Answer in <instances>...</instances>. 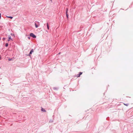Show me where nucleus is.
I'll use <instances>...</instances> for the list:
<instances>
[{
	"mask_svg": "<svg viewBox=\"0 0 133 133\" xmlns=\"http://www.w3.org/2000/svg\"><path fill=\"white\" fill-rule=\"evenodd\" d=\"M30 36L34 38H36V36L33 33H31L30 34Z\"/></svg>",
	"mask_w": 133,
	"mask_h": 133,
	"instance_id": "1",
	"label": "nucleus"
},
{
	"mask_svg": "<svg viewBox=\"0 0 133 133\" xmlns=\"http://www.w3.org/2000/svg\"><path fill=\"white\" fill-rule=\"evenodd\" d=\"M82 74V72H80L76 76L77 77H79L80 76V75Z\"/></svg>",
	"mask_w": 133,
	"mask_h": 133,
	"instance_id": "2",
	"label": "nucleus"
},
{
	"mask_svg": "<svg viewBox=\"0 0 133 133\" xmlns=\"http://www.w3.org/2000/svg\"><path fill=\"white\" fill-rule=\"evenodd\" d=\"M34 52V50L33 49H32L31 51H30V54H32V53Z\"/></svg>",
	"mask_w": 133,
	"mask_h": 133,
	"instance_id": "3",
	"label": "nucleus"
},
{
	"mask_svg": "<svg viewBox=\"0 0 133 133\" xmlns=\"http://www.w3.org/2000/svg\"><path fill=\"white\" fill-rule=\"evenodd\" d=\"M41 110L43 112H45L46 110L44 109L43 108H42L41 109Z\"/></svg>",
	"mask_w": 133,
	"mask_h": 133,
	"instance_id": "4",
	"label": "nucleus"
},
{
	"mask_svg": "<svg viewBox=\"0 0 133 133\" xmlns=\"http://www.w3.org/2000/svg\"><path fill=\"white\" fill-rule=\"evenodd\" d=\"M8 37H9V38H8V41H10V39H11L12 41V39L11 38V36H10L9 37V36Z\"/></svg>",
	"mask_w": 133,
	"mask_h": 133,
	"instance_id": "5",
	"label": "nucleus"
},
{
	"mask_svg": "<svg viewBox=\"0 0 133 133\" xmlns=\"http://www.w3.org/2000/svg\"><path fill=\"white\" fill-rule=\"evenodd\" d=\"M46 25H47V28L48 30H49V25H48V23H47Z\"/></svg>",
	"mask_w": 133,
	"mask_h": 133,
	"instance_id": "6",
	"label": "nucleus"
},
{
	"mask_svg": "<svg viewBox=\"0 0 133 133\" xmlns=\"http://www.w3.org/2000/svg\"><path fill=\"white\" fill-rule=\"evenodd\" d=\"M6 17L8 18H10V19H12L13 18V17H11V16H6Z\"/></svg>",
	"mask_w": 133,
	"mask_h": 133,
	"instance_id": "7",
	"label": "nucleus"
},
{
	"mask_svg": "<svg viewBox=\"0 0 133 133\" xmlns=\"http://www.w3.org/2000/svg\"><path fill=\"white\" fill-rule=\"evenodd\" d=\"M68 8H66V14L68 13Z\"/></svg>",
	"mask_w": 133,
	"mask_h": 133,
	"instance_id": "8",
	"label": "nucleus"
},
{
	"mask_svg": "<svg viewBox=\"0 0 133 133\" xmlns=\"http://www.w3.org/2000/svg\"><path fill=\"white\" fill-rule=\"evenodd\" d=\"M35 26L36 27V28H38V25L36 24L35 23Z\"/></svg>",
	"mask_w": 133,
	"mask_h": 133,
	"instance_id": "9",
	"label": "nucleus"
},
{
	"mask_svg": "<svg viewBox=\"0 0 133 133\" xmlns=\"http://www.w3.org/2000/svg\"><path fill=\"white\" fill-rule=\"evenodd\" d=\"M66 14V17L67 18H68V17H69V15L68 14V13Z\"/></svg>",
	"mask_w": 133,
	"mask_h": 133,
	"instance_id": "10",
	"label": "nucleus"
},
{
	"mask_svg": "<svg viewBox=\"0 0 133 133\" xmlns=\"http://www.w3.org/2000/svg\"><path fill=\"white\" fill-rule=\"evenodd\" d=\"M5 46L6 47H7L8 46V43H6L5 44Z\"/></svg>",
	"mask_w": 133,
	"mask_h": 133,
	"instance_id": "11",
	"label": "nucleus"
},
{
	"mask_svg": "<svg viewBox=\"0 0 133 133\" xmlns=\"http://www.w3.org/2000/svg\"><path fill=\"white\" fill-rule=\"evenodd\" d=\"M124 104L125 105H126V106H128L129 105V104H125V103H124Z\"/></svg>",
	"mask_w": 133,
	"mask_h": 133,
	"instance_id": "12",
	"label": "nucleus"
},
{
	"mask_svg": "<svg viewBox=\"0 0 133 133\" xmlns=\"http://www.w3.org/2000/svg\"><path fill=\"white\" fill-rule=\"evenodd\" d=\"M11 34V35L12 36H15L14 35V34Z\"/></svg>",
	"mask_w": 133,
	"mask_h": 133,
	"instance_id": "13",
	"label": "nucleus"
},
{
	"mask_svg": "<svg viewBox=\"0 0 133 133\" xmlns=\"http://www.w3.org/2000/svg\"><path fill=\"white\" fill-rule=\"evenodd\" d=\"M52 122H53V121H52L50 120L49 121V122L52 123Z\"/></svg>",
	"mask_w": 133,
	"mask_h": 133,
	"instance_id": "14",
	"label": "nucleus"
},
{
	"mask_svg": "<svg viewBox=\"0 0 133 133\" xmlns=\"http://www.w3.org/2000/svg\"><path fill=\"white\" fill-rule=\"evenodd\" d=\"M28 38L29 39H30V36H29L28 37Z\"/></svg>",
	"mask_w": 133,
	"mask_h": 133,
	"instance_id": "15",
	"label": "nucleus"
},
{
	"mask_svg": "<svg viewBox=\"0 0 133 133\" xmlns=\"http://www.w3.org/2000/svg\"><path fill=\"white\" fill-rule=\"evenodd\" d=\"M31 54H30V53H29V54H28V56H31Z\"/></svg>",
	"mask_w": 133,
	"mask_h": 133,
	"instance_id": "16",
	"label": "nucleus"
},
{
	"mask_svg": "<svg viewBox=\"0 0 133 133\" xmlns=\"http://www.w3.org/2000/svg\"><path fill=\"white\" fill-rule=\"evenodd\" d=\"M1 18V14L0 13V19Z\"/></svg>",
	"mask_w": 133,
	"mask_h": 133,
	"instance_id": "17",
	"label": "nucleus"
},
{
	"mask_svg": "<svg viewBox=\"0 0 133 133\" xmlns=\"http://www.w3.org/2000/svg\"><path fill=\"white\" fill-rule=\"evenodd\" d=\"M11 59H9V61H10L11 60Z\"/></svg>",
	"mask_w": 133,
	"mask_h": 133,
	"instance_id": "18",
	"label": "nucleus"
},
{
	"mask_svg": "<svg viewBox=\"0 0 133 133\" xmlns=\"http://www.w3.org/2000/svg\"><path fill=\"white\" fill-rule=\"evenodd\" d=\"M3 40H4L5 39V38H3Z\"/></svg>",
	"mask_w": 133,
	"mask_h": 133,
	"instance_id": "19",
	"label": "nucleus"
},
{
	"mask_svg": "<svg viewBox=\"0 0 133 133\" xmlns=\"http://www.w3.org/2000/svg\"><path fill=\"white\" fill-rule=\"evenodd\" d=\"M54 89L55 90V89H56V88H54Z\"/></svg>",
	"mask_w": 133,
	"mask_h": 133,
	"instance_id": "20",
	"label": "nucleus"
},
{
	"mask_svg": "<svg viewBox=\"0 0 133 133\" xmlns=\"http://www.w3.org/2000/svg\"><path fill=\"white\" fill-rule=\"evenodd\" d=\"M61 53L60 52H59L58 54H60Z\"/></svg>",
	"mask_w": 133,
	"mask_h": 133,
	"instance_id": "21",
	"label": "nucleus"
},
{
	"mask_svg": "<svg viewBox=\"0 0 133 133\" xmlns=\"http://www.w3.org/2000/svg\"><path fill=\"white\" fill-rule=\"evenodd\" d=\"M1 59V57H0V59Z\"/></svg>",
	"mask_w": 133,
	"mask_h": 133,
	"instance_id": "22",
	"label": "nucleus"
},
{
	"mask_svg": "<svg viewBox=\"0 0 133 133\" xmlns=\"http://www.w3.org/2000/svg\"><path fill=\"white\" fill-rule=\"evenodd\" d=\"M1 39V37H0V39Z\"/></svg>",
	"mask_w": 133,
	"mask_h": 133,
	"instance_id": "23",
	"label": "nucleus"
},
{
	"mask_svg": "<svg viewBox=\"0 0 133 133\" xmlns=\"http://www.w3.org/2000/svg\"><path fill=\"white\" fill-rule=\"evenodd\" d=\"M51 0V1H52V0Z\"/></svg>",
	"mask_w": 133,
	"mask_h": 133,
	"instance_id": "24",
	"label": "nucleus"
}]
</instances>
